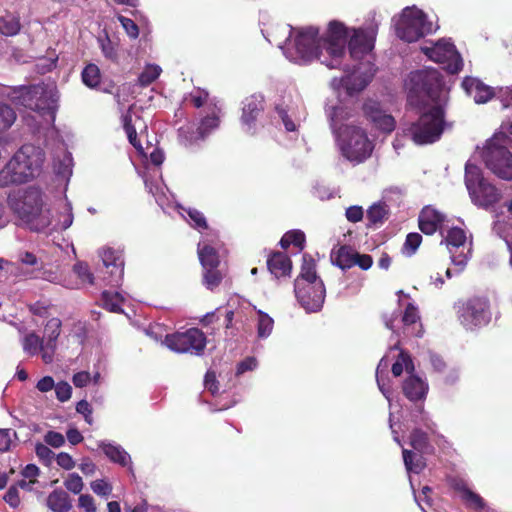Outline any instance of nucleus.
<instances>
[{
  "label": "nucleus",
  "instance_id": "obj_14",
  "mask_svg": "<svg viewBox=\"0 0 512 512\" xmlns=\"http://www.w3.org/2000/svg\"><path fill=\"white\" fill-rule=\"evenodd\" d=\"M62 322L59 318H51L45 325V348L42 355V360L45 364L53 362L54 354L57 347V340L61 333Z\"/></svg>",
  "mask_w": 512,
  "mask_h": 512
},
{
  "label": "nucleus",
  "instance_id": "obj_5",
  "mask_svg": "<svg viewBox=\"0 0 512 512\" xmlns=\"http://www.w3.org/2000/svg\"><path fill=\"white\" fill-rule=\"evenodd\" d=\"M43 154L33 145H23L0 170V187L19 185L32 180L40 172Z\"/></svg>",
  "mask_w": 512,
  "mask_h": 512
},
{
  "label": "nucleus",
  "instance_id": "obj_6",
  "mask_svg": "<svg viewBox=\"0 0 512 512\" xmlns=\"http://www.w3.org/2000/svg\"><path fill=\"white\" fill-rule=\"evenodd\" d=\"M465 185L472 203L485 210L494 207L502 198L500 190L484 178L476 165L466 164Z\"/></svg>",
  "mask_w": 512,
  "mask_h": 512
},
{
  "label": "nucleus",
  "instance_id": "obj_59",
  "mask_svg": "<svg viewBox=\"0 0 512 512\" xmlns=\"http://www.w3.org/2000/svg\"><path fill=\"white\" fill-rule=\"evenodd\" d=\"M91 489L94 493L101 496H107L112 491L111 485L102 479L93 481L91 483Z\"/></svg>",
  "mask_w": 512,
  "mask_h": 512
},
{
  "label": "nucleus",
  "instance_id": "obj_23",
  "mask_svg": "<svg viewBox=\"0 0 512 512\" xmlns=\"http://www.w3.org/2000/svg\"><path fill=\"white\" fill-rule=\"evenodd\" d=\"M22 24L20 15L11 11H5L0 16V34L12 37L20 33Z\"/></svg>",
  "mask_w": 512,
  "mask_h": 512
},
{
  "label": "nucleus",
  "instance_id": "obj_21",
  "mask_svg": "<svg viewBox=\"0 0 512 512\" xmlns=\"http://www.w3.org/2000/svg\"><path fill=\"white\" fill-rule=\"evenodd\" d=\"M355 250L349 245H338L331 250V263L342 270L355 266Z\"/></svg>",
  "mask_w": 512,
  "mask_h": 512
},
{
  "label": "nucleus",
  "instance_id": "obj_37",
  "mask_svg": "<svg viewBox=\"0 0 512 512\" xmlns=\"http://www.w3.org/2000/svg\"><path fill=\"white\" fill-rule=\"evenodd\" d=\"M81 76L83 83L90 88H94L100 84L101 73L96 64L90 63L86 65Z\"/></svg>",
  "mask_w": 512,
  "mask_h": 512
},
{
  "label": "nucleus",
  "instance_id": "obj_51",
  "mask_svg": "<svg viewBox=\"0 0 512 512\" xmlns=\"http://www.w3.org/2000/svg\"><path fill=\"white\" fill-rule=\"evenodd\" d=\"M73 270L83 282H87L89 284L94 283L93 274L90 272L89 266L86 263H76L73 267Z\"/></svg>",
  "mask_w": 512,
  "mask_h": 512
},
{
  "label": "nucleus",
  "instance_id": "obj_50",
  "mask_svg": "<svg viewBox=\"0 0 512 512\" xmlns=\"http://www.w3.org/2000/svg\"><path fill=\"white\" fill-rule=\"evenodd\" d=\"M56 398L60 402H65L70 399L72 394V387L71 385L66 381H60L55 384L54 387Z\"/></svg>",
  "mask_w": 512,
  "mask_h": 512
},
{
  "label": "nucleus",
  "instance_id": "obj_48",
  "mask_svg": "<svg viewBox=\"0 0 512 512\" xmlns=\"http://www.w3.org/2000/svg\"><path fill=\"white\" fill-rule=\"evenodd\" d=\"M64 486L70 492L79 494L82 491L84 484L82 478L77 473H71L64 481Z\"/></svg>",
  "mask_w": 512,
  "mask_h": 512
},
{
  "label": "nucleus",
  "instance_id": "obj_17",
  "mask_svg": "<svg viewBox=\"0 0 512 512\" xmlns=\"http://www.w3.org/2000/svg\"><path fill=\"white\" fill-rule=\"evenodd\" d=\"M103 265L106 268H112L110 271V283L118 284L124 274V260L122 253L112 248H104L100 252Z\"/></svg>",
  "mask_w": 512,
  "mask_h": 512
},
{
  "label": "nucleus",
  "instance_id": "obj_60",
  "mask_svg": "<svg viewBox=\"0 0 512 512\" xmlns=\"http://www.w3.org/2000/svg\"><path fill=\"white\" fill-rule=\"evenodd\" d=\"M257 366V359L255 357H247L237 365L236 374L240 375L247 371H252Z\"/></svg>",
  "mask_w": 512,
  "mask_h": 512
},
{
  "label": "nucleus",
  "instance_id": "obj_42",
  "mask_svg": "<svg viewBox=\"0 0 512 512\" xmlns=\"http://www.w3.org/2000/svg\"><path fill=\"white\" fill-rule=\"evenodd\" d=\"M15 120V111L9 105L0 103V133L10 128Z\"/></svg>",
  "mask_w": 512,
  "mask_h": 512
},
{
  "label": "nucleus",
  "instance_id": "obj_19",
  "mask_svg": "<svg viewBox=\"0 0 512 512\" xmlns=\"http://www.w3.org/2000/svg\"><path fill=\"white\" fill-rule=\"evenodd\" d=\"M461 85L478 104L486 103L494 96L493 89L476 78L465 77Z\"/></svg>",
  "mask_w": 512,
  "mask_h": 512
},
{
  "label": "nucleus",
  "instance_id": "obj_1",
  "mask_svg": "<svg viewBox=\"0 0 512 512\" xmlns=\"http://www.w3.org/2000/svg\"><path fill=\"white\" fill-rule=\"evenodd\" d=\"M408 102L418 108L419 116L404 129L405 136L417 145L438 141L444 132L448 102V91L440 72L435 69L412 72Z\"/></svg>",
  "mask_w": 512,
  "mask_h": 512
},
{
  "label": "nucleus",
  "instance_id": "obj_44",
  "mask_svg": "<svg viewBox=\"0 0 512 512\" xmlns=\"http://www.w3.org/2000/svg\"><path fill=\"white\" fill-rule=\"evenodd\" d=\"M363 112L365 117L374 124L384 111L381 109L379 102L367 100L363 105Z\"/></svg>",
  "mask_w": 512,
  "mask_h": 512
},
{
  "label": "nucleus",
  "instance_id": "obj_28",
  "mask_svg": "<svg viewBox=\"0 0 512 512\" xmlns=\"http://www.w3.org/2000/svg\"><path fill=\"white\" fill-rule=\"evenodd\" d=\"M101 301L103 308L109 312H123L122 304L124 302V298L119 292L103 291L101 295Z\"/></svg>",
  "mask_w": 512,
  "mask_h": 512
},
{
  "label": "nucleus",
  "instance_id": "obj_35",
  "mask_svg": "<svg viewBox=\"0 0 512 512\" xmlns=\"http://www.w3.org/2000/svg\"><path fill=\"white\" fill-rule=\"evenodd\" d=\"M224 276L225 273L220 267L203 269V284L207 289L213 291L221 284Z\"/></svg>",
  "mask_w": 512,
  "mask_h": 512
},
{
  "label": "nucleus",
  "instance_id": "obj_20",
  "mask_svg": "<svg viewBox=\"0 0 512 512\" xmlns=\"http://www.w3.org/2000/svg\"><path fill=\"white\" fill-rule=\"evenodd\" d=\"M267 268L276 278L289 276L292 270V261L286 253L274 251L268 256Z\"/></svg>",
  "mask_w": 512,
  "mask_h": 512
},
{
  "label": "nucleus",
  "instance_id": "obj_22",
  "mask_svg": "<svg viewBox=\"0 0 512 512\" xmlns=\"http://www.w3.org/2000/svg\"><path fill=\"white\" fill-rule=\"evenodd\" d=\"M46 504L53 512H69L72 508L70 496L62 489L52 491L47 497Z\"/></svg>",
  "mask_w": 512,
  "mask_h": 512
},
{
  "label": "nucleus",
  "instance_id": "obj_46",
  "mask_svg": "<svg viewBox=\"0 0 512 512\" xmlns=\"http://www.w3.org/2000/svg\"><path fill=\"white\" fill-rule=\"evenodd\" d=\"M420 321L418 308L413 303H408L402 315L404 326H412Z\"/></svg>",
  "mask_w": 512,
  "mask_h": 512
},
{
  "label": "nucleus",
  "instance_id": "obj_54",
  "mask_svg": "<svg viewBox=\"0 0 512 512\" xmlns=\"http://www.w3.org/2000/svg\"><path fill=\"white\" fill-rule=\"evenodd\" d=\"M12 437H16V432L11 429H0V452H6L12 444Z\"/></svg>",
  "mask_w": 512,
  "mask_h": 512
},
{
  "label": "nucleus",
  "instance_id": "obj_31",
  "mask_svg": "<svg viewBox=\"0 0 512 512\" xmlns=\"http://www.w3.org/2000/svg\"><path fill=\"white\" fill-rule=\"evenodd\" d=\"M296 280H303L305 282L322 281L316 273V263L314 259L308 255L303 256L301 271Z\"/></svg>",
  "mask_w": 512,
  "mask_h": 512
},
{
  "label": "nucleus",
  "instance_id": "obj_56",
  "mask_svg": "<svg viewBox=\"0 0 512 512\" xmlns=\"http://www.w3.org/2000/svg\"><path fill=\"white\" fill-rule=\"evenodd\" d=\"M44 441L54 448H59L65 443L64 436L55 431H48L44 436Z\"/></svg>",
  "mask_w": 512,
  "mask_h": 512
},
{
  "label": "nucleus",
  "instance_id": "obj_57",
  "mask_svg": "<svg viewBox=\"0 0 512 512\" xmlns=\"http://www.w3.org/2000/svg\"><path fill=\"white\" fill-rule=\"evenodd\" d=\"M101 49H102L104 56L107 59H110L113 62L117 61V59H118L117 49L115 48L114 44L112 43V41L109 38H107L105 41H102Z\"/></svg>",
  "mask_w": 512,
  "mask_h": 512
},
{
  "label": "nucleus",
  "instance_id": "obj_63",
  "mask_svg": "<svg viewBox=\"0 0 512 512\" xmlns=\"http://www.w3.org/2000/svg\"><path fill=\"white\" fill-rule=\"evenodd\" d=\"M5 502H7L11 507L16 508L20 503L19 492L17 486L9 487L8 491L4 496Z\"/></svg>",
  "mask_w": 512,
  "mask_h": 512
},
{
  "label": "nucleus",
  "instance_id": "obj_32",
  "mask_svg": "<svg viewBox=\"0 0 512 512\" xmlns=\"http://www.w3.org/2000/svg\"><path fill=\"white\" fill-rule=\"evenodd\" d=\"M256 327L258 338L265 339L269 337L273 331L274 320L267 313L258 310Z\"/></svg>",
  "mask_w": 512,
  "mask_h": 512
},
{
  "label": "nucleus",
  "instance_id": "obj_58",
  "mask_svg": "<svg viewBox=\"0 0 512 512\" xmlns=\"http://www.w3.org/2000/svg\"><path fill=\"white\" fill-rule=\"evenodd\" d=\"M208 92L197 89L190 94V101L195 108H201L208 100Z\"/></svg>",
  "mask_w": 512,
  "mask_h": 512
},
{
  "label": "nucleus",
  "instance_id": "obj_24",
  "mask_svg": "<svg viewBox=\"0 0 512 512\" xmlns=\"http://www.w3.org/2000/svg\"><path fill=\"white\" fill-rule=\"evenodd\" d=\"M198 257L203 269L220 267L219 254L211 245H198Z\"/></svg>",
  "mask_w": 512,
  "mask_h": 512
},
{
  "label": "nucleus",
  "instance_id": "obj_34",
  "mask_svg": "<svg viewBox=\"0 0 512 512\" xmlns=\"http://www.w3.org/2000/svg\"><path fill=\"white\" fill-rule=\"evenodd\" d=\"M366 218L368 220L367 226L381 225L388 218V210L385 205L373 204L367 210Z\"/></svg>",
  "mask_w": 512,
  "mask_h": 512
},
{
  "label": "nucleus",
  "instance_id": "obj_61",
  "mask_svg": "<svg viewBox=\"0 0 512 512\" xmlns=\"http://www.w3.org/2000/svg\"><path fill=\"white\" fill-rule=\"evenodd\" d=\"M363 209L361 206H350L346 209L345 215L348 221L357 223L363 218Z\"/></svg>",
  "mask_w": 512,
  "mask_h": 512
},
{
  "label": "nucleus",
  "instance_id": "obj_39",
  "mask_svg": "<svg viewBox=\"0 0 512 512\" xmlns=\"http://www.w3.org/2000/svg\"><path fill=\"white\" fill-rule=\"evenodd\" d=\"M161 71L158 65H147L138 77L139 85L142 87L149 86L160 76Z\"/></svg>",
  "mask_w": 512,
  "mask_h": 512
},
{
  "label": "nucleus",
  "instance_id": "obj_9",
  "mask_svg": "<svg viewBox=\"0 0 512 512\" xmlns=\"http://www.w3.org/2000/svg\"><path fill=\"white\" fill-rule=\"evenodd\" d=\"M455 308L460 323L467 329L485 326L491 320L490 303L486 297L473 296L461 300Z\"/></svg>",
  "mask_w": 512,
  "mask_h": 512
},
{
  "label": "nucleus",
  "instance_id": "obj_30",
  "mask_svg": "<svg viewBox=\"0 0 512 512\" xmlns=\"http://www.w3.org/2000/svg\"><path fill=\"white\" fill-rule=\"evenodd\" d=\"M388 368V359L386 357H383L379 364H378V367H377V370H376V380H377V384H378V387L380 389V391L382 392V394L385 396V398L390 401L391 400V396L393 394V389L390 385V381L389 379H385L383 376H382V372L384 370H386Z\"/></svg>",
  "mask_w": 512,
  "mask_h": 512
},
{
  "label": "nucleus",
  "instance_id": "obj_7",
  "mask_svg": "<svg viewBox=\"0 0 512 512\" xmlns=\"http://www.w3.org/2000/svg\"><path fill=\"white\" fill-rule=\"evenodd\" d=\"M511 139L505 134L491 138L483 151L486 167L497 177L512 180V153L508 149Z\"/></svg>",
  "mask_w": 512,
  "mask_h": 512
},
{
  "label": "nucleus",
  "instance_id": "obj_16",
  "mask_svg": "<svg viewBox=\"0 0 512 512\" xmlns=\"http://www.w3.org/2000/svg\"><path fill=\"white\" fill-rule=\"evenodd\" d=\"M428 390V383L414 373L408 375L402 384L403 394L414 403L423 402Z\"/></svg>",
  "mask_w": 512,
  "mask_h": 512
},
{
  "label": "nucleus",
  "instance_id": "obj_52",
  "mask_svg": "<svg viewBox=\"0 0 512 512\" xmlns=\"http://www.w3.org/2000/svg\"><path fill=\"white\" fill-rule=\"evenodd\" d=\"M462 498L473 508L482 509L484 507L483 499L467 487H463Z\"/></svg>",
  "mask_w": 512,
  "mask_h": 512
},
{
  "label": "nucleus",
  "instance_id": "obj_53",
  "mask_svg": "<svg viewBox=\"0 0 512 512\" xmlns=\"http://www.w3.org/2000/svg\"><path fill=\"white\" fill-rule=\"evenodd\" d=\"M122 27L126 33L133 39H136L139 35L138 25L130 18L119 16L118 17Z\"/></svg>",
  "mask_w": 512,
  "mask_h": 512
},
{
  "label": "nucleus",
  "instance_id": "obj_38",
  "mask_svg": "<svg viewBox=\"0 0 512 512\" xmlns=\"http://www.w3.org/2000/svg\"><path fill=\"white\" fill-rule=\"evenodd\" d=\"M123 128L127 134L129 143L138 151H142V145L137 137L135 126L132 123V116L129 112L122 116Z\"/></svg>",
  "mask_w": 512,
  "mask_h": 512
},
{
  "label": "nucleus",
  "instance_id": "obj_4",
  "mask_svg": "<svg viewBox=\"0 0 512 512\" xmlns=\"http://www.w3.org/2000/svg\"><path fill=\"white\" fill-rule=\"evenodd\" d=\"M7 204L13 214L31 231H43L52 222L51 211L44 203L43 193L36 187L10 193Z\"/></svg>",
  "mask_w": 512,
  "mask_h": 512
},
{
  "label": "nucleus",
  "instance_id": "obj_49",
  "mask_svg": "<svg viewBox=\"0 0 512 512\" xmlns=\"http://www.w3.org/2000/svg\"><path fill=\"white\" fill-rule=\"evenodd\" d=\"M35 453L42 463L49 466L54 459V452L45 444L37 443L35 446Z\"/></svg>",
  "mask_w": 512,
  "mask_h": 512
},
{
  "label": "nucleus",
  "instance_id": "obj_10",
  "mask_svg": "<svg viewBox=\"0 0 512 512\" xmlns=\"http://www.w3.org/2000/svg\"><path fill=\"white\" fill-rule=\"evenodd\" d=\"M165 345L177 353L201 355L206 347L207 339L204 332L198 328H189L184 332L167 334Z\"/></svg>",
  "mask_w": 512,
  "mask_h": 512
},
{
  "label": "nucleus",
  "instance_id": "obj_47",
  "mask_svg": "<svg viewBox=\"0 0 512 512\" xmlns=\"http://www.w3.org/2000/svg\"><path fill=\"white\" fill-rule=\"evenodd\" d=\"M187 214L191 220V226L195 229H208V223L206 221V218L204 214L195 209V208H189L187 211Z\"/></svg>",
  "mask_w": 512,
  "mask_h": 512
},
{
  "label": "nucleus",
  "instance_id": "obj_33",
  "mask_svg": "<svg viewBox=\"0 0 512 512\" xmlns=\"http://www.w3.org/2000/svg\"><path fill=\"white\" fill-rule=\"evenodd\" d=\"M410 444L415 450L421 453H430L433 450V447L429 443L427 434L420 429H414L412 431Z\"/></svg>",
  "mask_w": 512,
  "mask_h": 512
},
{
  "label": "nucleus",
  "instance_id": "obj_45",
  "mask_svg": "<svg viewBox=\"0 0 512 512\" xmlns=\"http://www.w3.org/2000/svg\"><path fill=\"white\" fill-rule=\"evenodd\" d=\"M373 125L384 133H391L395 129L396 122L392 115L383 112Z\"/></svg>",
  "mask_w": 512,
  "mask_h": 512
},
{
  "label": "nucleus",
  "instance_id": "obj_12",
  "mask_svg": "<svg viewBox=\"0 0 512 512\" xmlns=\"http://www.w3.org/2000/svg\"><path fill=\"white\" fill-rule=\"evenodd\" d=\"M378 31L377 24L371 25L365 29H353V35L347 40L350 57L354 60H361L370 53L375 44ZM349 35L347 36V38Z\"/></svg>",
  "mask_w": 512,
  "mask_h": 512
},
{
  "label": "nucleus",
  "instance_id": "obj_43",
  "mask_svg": "<svg viewBox=\"0 0 512 512\" xmlns=\"http://www.w3.org/2000/svg\"><path fill=\"white\" fill-rule=\"evenodd\" d=\"M422 243V236L417 232L409 233L406 236L405 242L403 244L402 251L407 256H412L416 253L420 244Z\"/></svg>",
  "mask_w": 512,
  "mask_h": 512
},
{
  "label": "nucleus",
  "instance_id": "obj_13",
  "mask_svg": "<svg viewBox=\"0 0 512 512\" xmlns=\"http://www.w3.org/2000/svg\"><path fill=\"white\" fill-rule=\"evenodd\" d=\"M429 57L436 62H444L452 58V63L449 64L448 69L453 74L458 73L463 67L462 59L457 53L454 44L449 42H437L431 49Z\"/></svg>",
  "mask_w": 512,
  "mask_h": 512
},
{
  "label": "nucleus",
  "instance_id": "obj_55",
  "mask_svg": "<svg viewBox=\"0 0 512 512\" xmlns=\"http://www.w3.org/2000/svg\"><path fill=\"white\" fill-rule=\"evenodd\" d=\"M43 95H44L45 98H47L48 103L46 105H44V106H42L40 103H36L35 104V109L36 110L47 109V110H50V111H54L56 109V103H57V100H58L57 92L53 91V90L45 91L43 93Z\"/></svg>",
  "mask_w": 512,
  "mask_h": 512
},
{
  "label": "nucleus",
  "instance_id": "obj_26",
  "mask_svg": "<svg viewBox=\"0 0 512 512\" xmlns=\"http://www.w3.org/2000/svg\"><path fill=\"white\" fill-rule=\"evenodd\" d=\"M404 370L411 375L415 371V366L411 355L407 351L401 350L396 361L392 364L391 372L394 377H399Z\"/></svg>",
  "mask_w": 512,
  "mask_h": 512
},
{
  "label": "nucleus",
  "instance_id": "obj_15",
  "mask_svg": "<svg viewBox=\"0 0 512 512\" xmlns=\"http://www.w3.org/2000/svg\"><path fill=\"white\" fill-rule=\"evenodd\" d=\"M445 216L429 206L424 207L418 217V226L422 233L433 235L436 231L442 230Z\"/></svg>",
  "mask_w": 512,
  "mask_h": 512
},
{
  "label": "nucleus",
  "instance_id": "obj_27",
  "mask_svg": "<svg viewBox=\"0 0 512 512\" xmlns=\"http://www.w3.org/2000/svg\"><path fill=\"white\" fill-rule=\"evenodd\" d=\"M22 348L29 356L43 355L45 348L44 338L39 337L35 332L28 333L22 340Z\"/></svg>",
  "mask_w": 512,
  "mask_h": 512
},
{
  "label": "nucleus",
  "instance_id": "obj_25",
  "mask_svg": "<svg viewBox=\"0 0 512 512\" xmlns=\"http://www.w3.org/2000/svg\"><path fill=\"white\" fill-rule=\"evenodd\" d=\"M99 447L111 461L121 466H127L131 462L130 455L121 446L101 443Z\"/></svg>",
  "mask_w": 512,
  "mask_h": 512
},
{
  "label": "nucleus",
  "instance_id": "obj_29",
  "mask_svg": "<svg viewBox=\"0 0 512 512\" xmlns=\"http://www.w3.org/2000/svg\"><path fill=\"white\" fill-rule=\"evenodd\" d=\"M306 237L303 231L301 230H290L286 232L279 244L283 249L289 248V246H295L299 251H302L305 247Z\"/></svg>",
  "mask_w": 512,
  "mask_h": 512
},
{
  "label": "nucleus",
  "instance_id": "obj_3",
  "mask_svg": "<svg viewBox=\"0 0 512 512\" xmlns=\"http://www.w3.org/2000/svg\"><path fill=\"white\" fill-rule=\"evenodd\" d=\"M350 117L348 108L336 106L330 114V126L338 137L339 148L343 157L356 164L363 163L372 154L373 142L364 129L355 125H344Z\"/></svg>",
  "mask_w": 512,
  "mask_h": 512
},
{
  "label": "nucleus",
  "instance_id": "obj_36",
  "mask_svg": "<svg viewBox=\"0 0 512 512\" xmlns=\"http://www.w3.org/2000/svg\"><path fill=\"white\" fill-rule=\"evenodd\" d=\"M466 242V233L462 228L452 227L447 231V235L442 239L441 244L445 243L447 247L459 248Z\"/></svg>",
  "mask_w": 512,
  "mask_h": 512
},
{
  "label": "nucleus",
  "instance_id": "obj_40",
  "mask_svg": "<svg viewBox=\"0 0 512 512\" xmlns=\"http://www.w3.org/2000/svg\"><path fill=\"white\" fill-rule=\"evenodd\" d=\"M403 460L408 472L420 473L424 468L422 457L407 449L403 450Z\"/></svg>",
  "mask_w": 512,
  "mask_h": 512
},
{
  "label": "nucleus",
  "instance_id": "obj_2",
  "mask_svg": "<svg viewBox=\"0 0 512 512\" xmlns=\"http://www.w3.org/2000/svg\"><path fill=\"white\" fill-rule=\"evenodd\" d=\"M348 28L339 21H331L327 35L319 37V29L307 27L300 29L294 38L296 59L303 62L319 60L329 69H340L353 73L355 66L344 64Z\"/></svg>",
  "mask_w": 512,
  "mask_h": 512
},
{
  "label": "nucleus",
  "instance_id": "obj_11",
  "mask_svg": "<svg viewBox=\"0 0 512 512\" xmlns=\"http://www.w3.org/2000/svg\"><path fill=\"white\" fill-rule=\"evenodd\" d=\"M294 291L298 302L306 311L317 312L322 308L326 295L323 281L295 280Z\"/></svg>",
  "mask_w": 512,
  "mask_h": 512
},
{
  "label": "nucleus",
  "instance_id": "obj_41",
  "mask_svg": "<svg viewBox=\"0 0 512 512\" xmlns=\"http://www.w3.org/2000/svg\"><path fill=\"white\" fill-rule=\"evenodd\" d=\"M220 119L216 114L208 115L201 119L200 124L197 128L198 138L203 139L212 130L219 126Z\"/></svg>",
  "mask_w": 512,
  "mask_h": 512
},
{
  "label": "nucleus",
  "instance_id": "obj_62",
  "mask_svg": "<svg viewBox=\"0 0 512 512\" xmlns=\"http://www.w3.org/2000/svg\"><path fill=\"white\" fill-rule=\"evenodd\" d=\"M354 262L355 265L359 266L362 270H368L373 264V258L368 254H360L355 251Z\"/></svg>",
  "mask_w": 512,
  "mask_h": 512
},
{
  "label": "nucleus",
  "instance_id": "obj_8",
  "mask_svg": "<svg viewBox=\"0 0 512 512\" xmlns=\"http://www.w3.org/2000/svg\"><path fill=\"white\" fill-rule=\"evenodd\" d=\"M396 35L407 43H413L432 32V24L426 14L417 8H405L395 26Z\"/></svg>",
  "mask_w": 512,
  "mask_h": 512
},
{
  "label": "nucleus",
  "instance_id": "obj_18",
  "mask_svg": "<svg viewBox=\"0 0 512 512\" xmlns=\"http://www.w3.org/2000/svg\"><path fill=\"white\" fill-rule=\"evenodd\" d=\"M263 111L264 98L261 95L253 94L246 97L242 108V123L251 128Z\"/></svg>",
  "mask_w": 512,
  "mask_h": 512
},
{
  "label": "nucleus",
  "instance_id": "obj_64",
  "mask_svg": "<svg viewBox=\"0 0 512 512\" xmlns=\"http://www.w3.org/2000/svg\"><path fill=\"white\" fill-rule=\"evenodd\" d=\"M56 462L65 470H71L75 467V461L68 453L65 452H61L56 456Z\"/></svg>",
  "mask_w": 512,
  "mask_h": 512
}]
</instances>
